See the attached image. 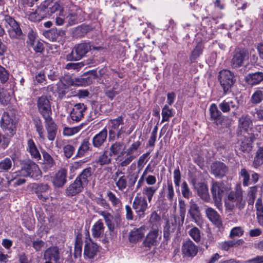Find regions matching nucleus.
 I'll list each match as a JSON object with an SVG mask.
<instances>
[{"label": "nucleus", "instance_id": "f704fd0d", "mask_svg": "<svg viewBox=\"0 0 263 263\" xmlns=\"http://www.w3.org/2000/svg\"><path fill=\"white\" fill-rule=\"evenodd\" d=\"M158 189V187L156 186H145L142 190V196L147 198L148 202L151 203Z\"/></svg>", "mask_w": 263, "mask_h": 263}, {"label": "nucleus", "instance_id": "052dcab7", "mask_svg": "<svg viewBox=\"0 0 263 263\" xmlns=\"http://www.w3.org/2000/svg\"><path fill=\"white\" fill-rule=\"evenodd\" d=\"M66 20L68 24L70 26L78 24L79 22L78 15L75 12L69 13L66 16Z\"/></svg>", "mask_w": 263, "mask_h": 263}, {"label": "nucleus", "instance_id": "6e6d98bb", "mask_svg": "<svg viewBox=\"0 0 263 263\" xmlns=\"http://www.w3.org/2000/svg\"><path fill=\"white\" fill-rule=\"evenodd\" d=\"M125 156L124 157V159H123V156L121 158V160H119L120 161V166L121 167H125L128 165L133 160L136 158L133 155H128L127 153L125 154Z\"/></svg>", "mask_w": 263, "mask_h": 263}, {"label": "nucleus", "instance_id": "774afa93", "mask_svg": "<svg viewBox=\"0 0 263 263\" xmlns=\"http://www.w3.org/2000/svg\"><path fill=\"white\" fill-rule=\"evenodd\" d=\"M95 201L97 204L103 207L105 209H110V206L107 201L103 198L99 197L95 199Z\"/></svg>", "mask_w": 263, "mask_h": 263}, {"label": "nucleus", "instance_id": "603ef678", "mask_svg": "<svg viewBox=\"0 0 263 263\" xmlns=\"http://www.w3.org/2000/svg\"><path fill=\"white\" fill-rule=\"evenodd\" d=\"M33 255L31 253L23 252L19 255L20 263H33Z\"/></svg>", "mask_w": 263, "mask_h": 263}, {"label": "nucleus", "instance_id": "423d86ee", "mask_svg": "<svg viewBox=\"0 0 263 263\" xmlns=\"http://www.w3.org/2000/svg\"><path fill=\"white\" fill-rule=\"evenodd\" d=\"M218 80L224 93L228 92L235 82L234 74L229 70H222L219 72Z\"/></svg>", "mask_w": 263, "mask_h": 263}, {"label": "nucleus", "instance_id": "dca6fc26", "mask_svg": "<svg viewBox=\"0 0 263 263\" xmlns=\"http://www.w3.org/2000/svg\"><path fill=\"white\" fill-rule=\"evenodd\" d=\"M85 185L78 178H76L73 182L70 184L66 190V194L68 196H73L81 193Z\"/></svg>", "mask_w": 263, "mask_h": 263}, {"label": "nucleus", "instance_id": "412c9836", "mask_svg": "<svg viewBox=\"0 0 263 263\" xmlns=\"http://www.w3.org/2000/svg\"><path fill=\"white\" fill-rule=\"evenodd\" d=\"M107 136V130L106 128H104L93 137L92 140V145L96 148H99L103 145L106 140Z\"/></svg>", "mask_w": 263, "mask_h": 263}, {"label": "nucleus", "instance_id": "6ab92c4d", "mask_svg": "<svg viewBox=\"0 0 263 263\" xmlns=\"http://www.w3.org/2000/svg\"><path fill=\"white\" fill-rule=\"evenodd\" d=\"M228 171L227 166L222 162L217 161L213 162L211 165V173L216 177H222Z\"/></svg>", "mask_w": 263, "mask_h": 263}, {"label": "nucleus", "instance_id": "4d7b16f0", "mask_svg": "<svg viewBox=\"0 0 263 263\" xmlns=\"http://www.w3.org/2000/svg\"><path fill=\"white\" fill-rule=\"evenodd\" d=\"M240 176L243 178L242 184L245 186H248L250 183V174L248 171L245 168H241L239 173Z\"/></svg>", "mask_w": 263, "mask_h": 263}, {"label": "nucleus", "instance_id": "39448f33", "mask_svg": "<svg viewBox=\"0 0 263 263\" xmlns=\"http://www.w3.org/2000/svg\"><path fill=\"white\" fill-rule=\"evenodd\" d=\"M17 120L11 118L8 114V112L4 111L2 114L0 122V125L8 136L12 137L16 132V124Z\"/></svg>", "mask_w": 263, "mask_h": 263}, {"label": "nucleus", "instance_id": "0eeeda50", "mask_svg": "<svg viewBox=\"0 0 263 263\" xmlns=\"http://www.w3.org/2000/svg\"><path fill=\"white\" fill-rule=\"evenodd\" d=\"M249 58L248 51L245 49H237L233 53V57L230 61V66L232 69H236L241 67L245 61Z\"/></svg>", "mask_w": 263, "mask_h": 263}, {"label": "nucleus", "instance_id": "473e14b6", "mask_svg": "<svg viewBox=\"0 0 263 263\" xmlns=\"http://www.w3.org/2000/svg\"><path fill=\"white\" fill-rule=\"evenodd\" d=\"M97 212L103 217L109 231L113 232L114 230V225L112 223L113 216L106 211H98Z\"/></svg>", "mask_w": 263, "mask_h": 263}, {"label": "nucleus", "instance_id": "1a4fd4ad", "mask_svg": "<svg viewBox=\"0 0 263 263\" xmlns=\"http://www.w3.org/2000/svg\"><path fill=\"white\" fill-rule=\"evenodd\" d=\"M133 208L139 218H143L148 208V203L145 197L137 195L134 199Z\"/></svg>", "mask_w": 263, "mask_h": 263}, {"label": "nucleus", "instance_id": "393cba45", "mask_svg": "<svg viewBox=\"0 0 263 263\" xmlns=\"http://www.w3.org/2000/svg\"><path fill=\"white\" fill-rule=\"evenodd\" d=\"M257 135L252 134L248 138H245L240 145V149L243 153H249L252 150V144L256 139Z\"/></svg>", "mask_w": 263, "mask_h": 263}, {"label": "nucleus", "instance_id": "e433bc0d", "mask_svg": "<svg viewBox=\"0 0 263 263\" xmlns=\"http://www.w3.org/2000/svg\"><path fill=\"white\" fill-rule=\"evenodd\" d=\"M177 226L173 221V220H168L166 222L163 229V236L166 240L170 238V236L176 230Z\"/></svg>", "mask_w": 263, "mask_h": 263}, {"label": "nucleus", "instance_id": "f257e3e1", "mask_svg": "<svg viewBox=\"0 0 263 263\" xmlns=\"http://www.w3.org/2000/svg\"><path fill=\"white\" fill-rule=\"evenodd\" d=\"M245 205L243 199L242 190L240 184H237L234 191H231L228 195V201L225 202L227 210L232 211L235 207L241 210Z\"/></svg>", "mask_w": 263, "mask_h": 263}, {"label": "nucleus", "instance_id": "13d9d810", "mask_svg": "<svg viewBox=\"0 0 263 263\" xmlns=\"http://www.w3.org/2000/svg\"><path fill=\"white\" fill-rule=\"evenodd\" d=\"M9 78L8 71L0 65V81L1 83L5 84L8 81Z\"/></svg>", "mask_w": 263, "mask_h": 263}, {"label": "nucleus", "instance_id": "7ed1b4c3", "mask_svg": "<svg viewBox=\"0 0 263 263\" xmlns=\"http://www.w3.org/2000/svg\"><path fill=\"white\" fill-rule=\"evenodd\" d=\"M228 191V187L223 182L212 181L211 192L215 205L219 210L222 207V198Z\"/></svg>", "mask_w": 263, "mask_h": 263}, {"label": "nucleus", "instance_id": "c85d7f7f", "mask_svg": "<svg viewBox=\"0 0 263 263\" xmlns=\"http://www.w3.org/2000/svg\"><path fill=\"white\" fill-rule=\"evenodd\" d=\"M197 194L203 201L209 202L211 200L208 185L204 182L199 183Z\"/></svg>", "mask_w": 263, "mask_h": 263}, {"label": "nucleus", "instance_id": "b1692460", "mask_svg": "<svg viewBox=\"0 0 263 263\" xmlns=\"http://www.w3.org/2000/svg\"><path fill=\"white\" fill-rule=\"evenodd\" d=\"M147 229L146 226L141 227L132 231L129 234V239L130 242H135L141 239Z\"/></svg>", "mask_w": 263, "mask_h": 263}, {"label": "nucleus", "instance_id": "bf43d9fd", "mask_svg": "<svg viewBox=\"0 0 263 263\" xmlns=\"http://www.w3.org/2000/svg\"><path fill=\"white\" fill-rule=\"evenodd\" d=\"M80 130V127L76 126L74 127H65L63 129V134L65 136H71L77 134Z\"/></svg>", "mask_w": 263, "mask_h": 263}, {"label": "nucleus", "instance_id": "4c0bfd02", "mask_svg": "<svg viewBox=\"0 0 263 263\" xmlns=\"http://www.w3.org/2000/svg\"><path fill=\"white\" fill-rule=\"evenodd\" d=\"M92 30L91 26L88 25H82L77 27L74 30L73 34L77 37H82Z\"/></svg>", "mask_w": 263, "mask_h": 263}, {"label": "nucleus", "instance_id": "e2e57ef3", "mask_svg": "<svg viewBox=\"0 0 263 263\" xmlns=\"http://www.w3.org/2000/svg\"><path fill=\"white\" fill-rule=\"evenodd\" d=\"M74 147L70 144H67L64 146L63 147L64 155L67 158H69L72 156L74 152Z\"/></svg>", "mask_w": 263, "mask_h": 263}, {"label": "nucleus", "instance_id": "aec40b11", "mask_svg": "<svg viewBox=\"0 0 263 263\" xmlns=\"http://www.w3.org/2000/svg\"><path fill=\"white\" fill-rule=\"evenodd\" d=\"M210 112L211 118L214 121V123L217 126L221 125L224 120V117L215 104H212L211 105Z\"/></svg>", "mask_w": 263, "mask_h": 263}, {"label": "nucleus", "instance_id": "3c124183", "mask_svg": "<svg viewBox=\"0 0 263 263\" xmlns=\"http://www.w3.org/2000/svg\"><path fill=\"white\" fill-rule=\"evenodd\" d=\"M189 235L196 242H199L201 240V232L197 227L192 228L189 232Z\"/></svg>", "mask_w": 263, "mask_h": 263}, {"label": "nucleus", "instance_id": "f3484780", "mask_svg": "<svg viewBox=\"0 0 263 263\" xmlns=\"http://www.w3.org/2000/svg\"><path fill=\"white\" fill-rule=\"evenodd\" d=\"M45 127L47 132V138L50 141H53L57 133V126L51 117L44 119Z\"/></svg>", "mask_w": 263, "mask_h": 263}, {"label": "nucleus", "instance_id": "864d4df0", "mask_svg": "<svg viewBox=\"0 0 263 263\" xmlns=\"http://www.w3.org/2000/svg\"><path fill=\"white\" fill-rule=\"evenodd\" d=\"M263 100V92L260 90L255 91L251 98V102L253 104H258Z\"/></svg>", "mask_w": 263, "mask_h": 263}, {"label": "nucleus", "instance_id": "a19ab883", "mask_svg": "<svg viewBox=\"0 0 263 263\" xmlns=\"http://www.w3.org/2000/svg\"><path fill=\"white\" fill-rule=\"evenodd\" d=\"M165 195L166 199L170 202V204H172L174 200L175 192L174 187L171 181L167 182V187L165 190Z\"/></svg>", "mask_w": 263, "mask_h": 263}, {"label": "nucleus", "instance_id": "9b49d317", "mask_svg": "<svg viewBox=\"0 0 263 263\" xmlns=\"http://www.w3.org/2000/svg\"><path fill=\"white\" fill-rule=\"evenodd\" d=\"M109 149V155L117 156V160H121V158L125 154V145L123 142L116 141L110 145Z\"/></svg>", "mask_w": 263, "mask_h": 263}, {"label": "nucleus", "instance_id": "20e7f679", "mask_svg": "<svg viewBox=\"0 0 263 263\" xmlns=\"http://www.w3.org/2000/svg\"><path fill=\"white\" fill-rule=\"evenodd\" d=\"M102 49V47H95L90 44V43H83L75 47L74 49L67 55L68 60H79L83 57L91 49L99 50Z\"/></svg>", "mask_w": 263, "mask_h": 263}, {"label": "nucleus", "instance_id": "f03ea898", "mask_svg": "<svg viewBox=\"0 0 263 263\" xmlns=\"http://www.w3.org/2000/svg\"><path fill=\"white\" fill-rule=\"evenodd\" d=\"M3 21L5 22L6 27H9L8 28L7 32L11 39H24L25 34L21 28L20 24L13 17L7 14L4 15Z\"/></svg>", "mask_w": 263, "mask_h": 263}, {"label": "nucleus", "instance_id": "c03bdc74", "mask_svg": "<svg viewBox=\"0 0 263 263\" xmlns=\"http://www.w3.org/2000/svg\"><path fill=\"white\" fill-rule=\"evenodd\" d=\"M90 143L87 140H84L79 147L76 156L81 157L89 149Z\"/></svg>", "mask_w": 263, "mask_h": 263}, {"label": "nucleus", "instance_id": "f8f14e48", "mask_svg": "<svg viewBox=\"0 0 263 263\" xmlns=\"http://www.w3.org/2000/svg\"><path fill=\"white\" fill-rule=\"evenodd\" d=\"M205 213L209 220L220 231L223 229L221 217L215 209L211 207H208L205 209Z\"/></svg>", "mask_w": 263, "mask_h": 263}, {"label": "nucleus", "instance_id": "bb28decb", "mask_svg": "<svg viewBox=\"0 0 263 263\" xmlns=\"http://www.w3.org/2000/svg\"><path fill=\"white\" fill-rule=\"evenodd\" d=\"M105 227L101 220L97 221L92 226V235L95 238L103 237L104 234Z\"/></svg>", "mask_w": 263, "mask_h": 263}, {"label": "nucleus", "instance_id": "2eb2a0df", "mask_svg": "<svg viewBox=\"0 0 263 263\" xmlns=\"http://www.w3.org/2000/svg\"><path fill=\"white\" fill-rule=\"evenodd\" d=\"M67 171L64 168L59 170L53 177L52 182L57 187H62L67 182Z\"/></svg>", "mask_w": 263, "mask_h": 263}, {"label": "nucleus", "instance_id": "5fc2aeb1", "mask_svg": "<svg viewBox=\"0 0 263 263\" xmlns=\"http://www.w3.org/2000/svg\"><path fill=\"white\" fill-rule=\"evenodd\" d=\"M116 185L119 191H124L127 185L126 177L124 175L121 176L118 180L116 181Z\"/></svg>", "mask_w": 263, "mask_h": 263}, {"label": "nucleus", "instance_id": "49530a36", "mask_svg": "<svg viewBox=\"0 0 263 263\" xmlns=\"http://www.w3.org/2000/svg\"><path fill=\"white\" fill-rule=\"evenodd\" d=\"M12 161L9 158H5L0 161V172H6L11 169L12 167Z\"/></svg>", "mask_w": 263, "mask_h": 263}, {"label": "nucleus", "instance_id": "2f4dec72", "mask_svg": "<svg viewBox=\"0 0 263 263\" xmlns=\"http://www.w3.org/2000/svg\"><path fill=\"white\" fill-rule=\"evenodd\" d=\"M239 106V103L238 102H234L233 101L229 102L223 101L219 104L220 109L223 113L229 112L231 108L234 110H236L238 108Z\"/></svg>", "mask_w": 263, "mask_h": 263}, {"label": "nucleus", "instance_id": "ea45409f", "mask_svg": "<svg viewBox=\"0 0 263 263\" xmlns=\"http://www.w3.org/2000/svg\"><path fill=\"white\" fill-rule=\"evenodd\" d=\"M255 207L256 209V215L257 221L259 225H263V205L260 198L257 199Z\"/></svg>", "mask_w": 263, "mask_h": 263}, {"label": "nucleus", "instance_id": "37998d69", "mask_svg": "<svg viewBox=\"0 0 263 263\" xmlns=\"http://www.w3.org/2000/svg\"><path fill=\"white\" fill-rule=\"evenodd\" d=\"M106 196L108 200L111 202L112 206L119 207L122 205L121 200L118 198L116 195L110 191H108L106 193Z\"/></svg>", "mask_w": 263, "mask_h": 263}, {"label": "nucleus", "instance_id": "a211bd4d", "mask_svg": "<svg viewBox=\"0 0 263 263\" xmlns=\"http://www.w3.org/2000/svg\"><path fill=\"white\" fill-rule=\"evenodd\" d=\"M44 259L54 263H62L59 249L56 247L47 249L44 253Z\"/></svg>", "mask_w": 263, "mask_h": 263}, {"label": "nucleus", "instance_id": "58836bf2", "mask_svg": "<svg viewBox=\"0 0 263 263\" xmlns=\"http://www.w3.org/2000/svg\"><path fill=\"white\" fill-rule=\"evenodd\" d=\"M160 216L155 211H153L151 215L149 220V226L151 228V229L159 230V227L160 225Z\"/></svg>", "mask_w": 263, "mask_h": 263}, {"label": "nucleus", "instance_id": "c756f323", "mask_svg": "<svg viewBox=\"0 0 263 263\" xmlns=\"http://www.w3.org/2000/svg\"><path fill=\"white\" fill-rule=\"evenodd\" d=\"M189 213L193 220L198 224L200 221L201 213L199 206L196 203L191 202Z\"/></svg>", "mask_w": 263, "mask_h": 263}, {"label": "nucleus", "instance_id": "a18cd8bd", "mask_svg": "<svg viewBox=\"0 0 263 263\" xmlns=\"http://www.w3.org/2000/svg\"><path fill=\"white\" fill-rule=\"evenodd\" d=\"M203 49V46L202 44L198 43L191 53L190 60L192 62H194L200 56L202 52Z\"/></svg>", "mask_w": 263, "mask_h": 263}, {"label": "nucleus", "instance_id": "72a5a7b5", "mask_svg": "<svg viewBox=\"0 0 263 263\" xmlns=\"http://www.w3.org/2000/svg\"><path fill=\"white\" fill-rule=\"evenodd\" d=\"M252 125V121L248 115H242L238 120V127L239 128L247 130Z\"/></svg>", "mask_w": 263, "mask_h": 263}, {"label": "nucleus", "instance_id": "09e8293b", "mask_svg": "<svg viewBox=\"0 0 263 263\" xmlns=\"http://www.w3.org/2000/svg\"><path fill=\"white\" fill-rule=\"evenodd\" d=\"M162 122L168 121L173 116L172 108H170L167 105H165L162 110Z\"/></svg>", "mask_w": 263, "mask_h": 263}, {"label": "nucleus", "instance_id": "79ce46f5", "mask_svg": "<svg viewBox=\"0 0 263 263\" xmlns=\"http://www.w3.org/2000/svg\"><path fill=\"white\" fill-rule=\"evenodd\" d=\"M111 155H109V153L106 150L98 157L96 162L101 166L107 165L111 163Z\"/></svg>", "mask_w": 263, "mask_h": 263}, {"label": "nucleus", "instance_id": "4468645a", "mask_svg": "<svg viewBox=\"0 0 263 263\" xmlns=\"http://www.w3.org/2000/svg\"><path fill=\"white\" fill-rule=\"evenodd\" d=\"M182 254L187 257H194L198 252V248L190 239L184 241L181 247Z\"/></svg>", "mask_w": 263, "mask_h": 263}, {"label": "nucleus", "instance_id": "4be33fe9", "mask_svg": "<svg viewBox=\"0 0 263 263\" xmlns=\"http://www.w3.org/2000/svg\"><path fill=\"white\" fill-rule=\"evenodd\" d=\"M98 252V246L92 242H87L84 246V256L88 258H93Z\"/></svg>", "mask_w": 263, "mask_h": 263}, {"label": "nucleus", "instance_id": "c9c22d12", "mask_svg": "<svg viewBox=\"0 0 263 263\" xmlns=\"http://www.w3.org/2000/svg\"><path fill=\"white\" fill-rule=\"evenodd\" d=\"M82 246H83V240L82 239L81 235H78L76 236L75 243H74V253L73 256L75 259L80 258L82 255Z\"/></svg>", "mask_w": 263, "mask_h": 263}, {"label": "nucleus", "instance_id": "69168bd1", "mask_svg": "<svg viewBox=\"0 0 263 263\" xmlns=\"http://www.w3.org/2000/svg\"><path fill=\"white\" fill-rule=\"evenodd\" d=\"M10 101V96L6 95L4 88L0 87V102L4 105H7Z\"/></svg>", "mask_w": 263, "mask_h": 263}, {"label": "nucleus", "instance_id": "0e129e2a", "mask_svg": "<svg viewBox=\"0 0 263 263\" xmlns=\"http://www.w3.org/2000/svg\"><path fill=\"white\" fill-rule=\"evenodd\" d=\"M181 192L183 197L189 199L191 196V192L187 183L184 181L181 185Z\"/></svg>", "mask_w": 263, "mask_h": 263}, {"label": "nucleus", "instance_id": "8fccbe9b", "mask_svg": "<svg viewBox=\"0 0 263 263\" xmlns=\"http://www.w3.org/2000/svg\"><path fill=\"white\" fill-rule=\"evenodd\" d=\"M185 215V209L181 208V210L180 211L179 216H174V220H173L174 224L177 226H182L184 223V218Z\"/></svg>", "mask_w": 263, "mask_h": 263}, {"label": "nucleus", "instance_id": "de8ad7c7", "mask_svg": "<svg viewBox=\"0 0 263 263\" xmlns=\"http://www.w3.org/2000/svg\"><path fill=\"white\" fill-rule=\"evenodd\" d=\"M109 123L110 124L109 127L118 130L120 125L124 124L123 117L120 116L116 119H110Z\"/></svg>", "mask_w": 263, "mask_h": 263}, {"label": "nucleus", "instance_id": "7c9ffc66", "mask_svg": "<svg viewBox=\"0 0 263 263\" xmlns=\"http://www.w3.org/2000/svg\"><path fill=\"white\" fill-rule=\"evenodd\" d=\"M93 172L91 167L84 169L82 172L77 176V178L86 185L89 182V179L91 177Z\"/></svg>", "mask_w": 263, "mask_h": 263}, {"label": "nucleus", "instance_id": "ddd939ff", "mask_svg": "<svg viewBox=\"0 0 263 263\" xmlns=\"http://www.w3.org/2000/svg\"><path fill=\"white\" fill-rule=\"evenodd\" d=\"M87 107L84 103L76 104L70 112V117L73 121H80L84 117V112L86 111Z\"/></svg>", "mask_w": 263, "mask_h": 263}, {"label": "nucleus", "instance_id": "6e6552de", "mask_svg": "<svg viewBox=\"0 0 263 263\" xmlns=\"http://www.w3.org/2000/svg\"><path fill=\"white\" fill-rule=\"evenodd\" d=\"M36 104L38 111L44 119L51 117L52 111L51 104L49 99L46 96H42L39 97Z\"/></svg>", "mask_w": 263, "mask_h": 263}, {"label": "nucleus", "instance_id": "cd10ccee", "mask_svg": "<svg viewBox=\"0 0 263 263\" xmlns=\"http://www.w3.org/2000/svg\"><path fill=\"white\" fill-rule=\"evenodd\" d=\"M262 192V187L261 186L256 185L249 188L248 191V203L250 205H253L254 201L257 197L258 194H261Z\"/></svg>", "mask_w": 263, "mask_h": 263}, {"label": "nucleus", "instance_id": "680f3d73", "mask_svg": "<svg viewBox=\"0 0 263 263\" xmlns=\"http://www.w3.org/2000/svg\"><path fill=\"white\" fill-rule=\"evenodd\" d=\"M45 37L51 40L52 41H56L58 39L57 32V28H52L44 33Z\"/></svg>", "mask_w": 263, "mask_h": 263}, {"label": "nucleus", "instance_id": "9d476101", "mask_svg": "<svg viewBox=\"0 0 263 263\" xmlns=\"http://www.w3.org/2000/svg\"><path fill=\"white\" fill-rule=\"evenodd\" d=\"M161 231L160 230L151 229L146 235L143 244L144 247L151 248L156 246L159 243L161 237Z\"/></svg>", "mask_w": 263, "mask_h": 263}, {"label": "nucleus", "instance_id": "5701e85b", "mask_svg": "<svg viewBox=\"0 0 263 263\" xmlns=\"http://www.w3.org/2000/svg\"><path fill=\"white\" fill-rule=\"evenodd\" d=\"M248 85L254 86L259 84L263 81V72H256L248 74L245 78Z\"/></svg>", "mask_w": 263, "mask_h": 263}, {"label": "nucleus", "instance_id": "338daca9", "mask_svg": "<svg viewBox=\"0 0 263 263\" xmlns=\"http://www.w3.org/2000/svg\"><path fill=\"white\" fill-rule=\"evenodd\" d=\"M35 127L36 130L37 132L39 137L42 140H45L44 136V130L43 125L41 124V120H39V121H36L35 123Z\"/></svg>", "mask_w": 263, "mask_h": 263}, {"label": "nucleus", "instance_id": "a878e982", "mask_svg": "<svg viewBox=\"0 0 263 263\" xmlns=\"http://www.w3.org/2000/svg\"><path fill=\"white\" fill-rule=\"evenodd\" d=\"M21 170L17 172L16 176L27 177L31 173L32 161L30 159H26L22 161Z\"/></svg>", "mask_w": 263, "mask_h": 263}]
</instances>
